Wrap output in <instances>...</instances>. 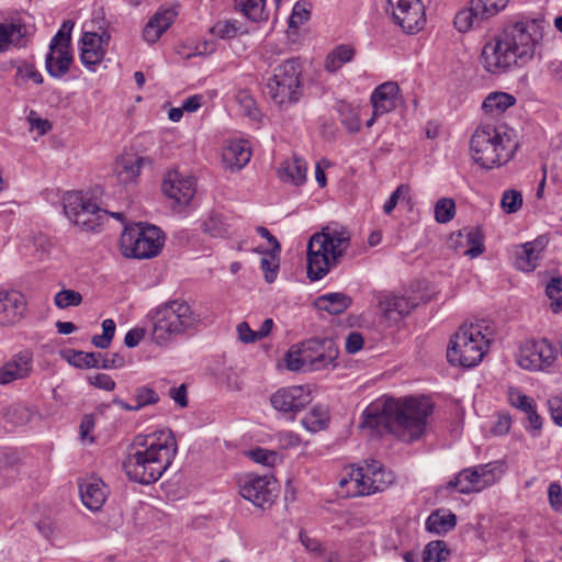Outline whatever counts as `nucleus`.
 I'll list each match as a JSON object with an SVG mask.
<instances>
[{
	"mask_svg": "<svg viewBox=\"0 0 562 562\" xmlns=\"http://www.w3.org/2000/svg\"><path fill=\"white\" fill-rule=\"evenodd\" d=\"M432 409V404L425 397H381L363 411L360 427L371 435L390 432L412 442L425 434Z\"/></svg>",
	"mask_w": 562,
	"mask_h": 562,
	"instance_id": "1",
	"label": "nucleus"
},
{
	"mask_svg": "<svg viewBox=\"0 0 562 562\" xmlns=\"http://www.w3.org/2000/svg\"><path fill=\"white\" fill-rule=\"evenodd\" d=\"M542 22L532 19L507 24L494 41L483 46L481 63L484 69L494 75L502 74L530 60L542 38Z\"/></svg>",
	"mask_w": 562,
	"mask_h": 562,
	"instance_id": "2",
	"label": "nucleus"
},
{
	"mask_svg": "<svg viewBox=\"0 0 562 562\" xmlns=\"http://www.w3.org/2000/svg\"><path fill=\"white\" fill-rule=\"evenodd\" d=\"M176 454L177 441L171 431L139 435L128 448L123 469L131 481L148 485L161 477Z\"/></svg>",
	"mask_w": 562,
	"mask_h": 562,
	"instance_id": "3",
	"label": "nucleus"
},
{
	"mask_svg": "<svg viewBox=\"0 0 562 562\" xmlns=\"http://www.w3.org/2000/svg\"><path fill=\"white\" fill-rule=\"evenodd\" d=\"M350 246V233L345 227L328 225L315 233L307 244V277L323 279L335 268Z\"/></svg>",
	"mask_w": 562,
	"mask_h": 562,
	"instance_id": "4",
	"label": "nucleus"
},
{
	"mask_svg": "<svg viewBox=\"0 0 562 562\" xmlns=\"http://www.w3.org/2000/svg\"><path fill=\"white\" fill-rule=\"evenodd\" d=\"M470 148L473 160L482 168L492 169L509 161L517 143L505 126L491 124L480 126L471 137Z\"/></svg>",
	"mask_w": 562,
	"mask_h": 562,
	"instance_id": "5",
	"label": "nucleus"
},
{
	"mask_svg": "<svg viewBox=\"0 0 562 562\" xmlns=\"http://www.w3.org/2000/svg\"><path fill=\"white\" fill-rule=\"evenodd\" d=\"M153 321L151 337L158 345H166L177 336L198 326L200 318L184 301L166 302L149 313Z\"/></svg>",
	"mask_w": 562,
	"mask_h": 562,
	"instance_id": "6",
	"label": "nucleus"
},
{
	"mask_svg": "<svg viewBox=\"0 0 562 562\" xmlns=\"http://www.w3.org/2000/svg\"><path fill=\"white\" fill-rule=\"evenodd\" d=\"M395 480L394 473L375 460L351 468L339 481V493L346 497H359L383 492Z\"/></svg>",
	"mask_w": 562,
	"mask_h": 562,
	"instance_id": "7",
	"label": "nucleus"
},
{
	"mask_svg": "<svg viewBox=\"0 0 562 562\" xmlns=\"http://www.w3.org/2000/svg\"><path fill=\"white\" fill-rule=\"evenodd\" d=\"M488 344L479 325H463L450 340L447 359L452 366L473 368L482 361Z\"/></svg>",
	"mask_w": 562,
	"mask_h": 562,
	"instance_id": "8",
	"label": "nucleus"
},
{
	"mask_svg": "<svg viewBox=\"0 0 562 562\" xmlns=\"http://www.w3.org/2000/svg\"><path fill=\"white\" fill-rule=\"evenodd\" d=\"M302 67L297 58H290L274 69L265 88L266 94L278 105L297 102L302 94Z\"/></svg>",
	"mask_w": 562,
	"mask_h": 562,
	"instance_id": "9",
	"label": "nucleus"
},
{
	"mask_svg": "<svg viewBox=\"0 0 562 562\" xmlns=\"http://www.w3.org/2000/svg\"><path fill=\"white\" fill-rule=\"evenodd\" d=\"M338 349L331 339H311L301 349H290L285 355V366L291 371L319 370L331 364Z\"/></svg>",
	"mask_w": 562,
	"mask_h": 562,
	"instance_id": "10",
	"label": "nucleus"
},
{
	"mask_svg": "<svg viewBox=\"0 0 562 562\" xmlns=\"http://www.w3.org/2000/svg\"><path fill=\"white\" fill-rule=\"evenodd\" d=\"M162 232L154 225L127 226L121 235V248L125 257L148 259L157 256L164 246Z\"/></svg>",
	"mask_w": 562,
	"mask_h": 562,
	"instance_id": "11",
	"label": "nucleus"
},
{
	"mask_svg": "<svg viewBox=\"0 0 562 562\" xmlns=\"http://www.w3.org/2000/svg\"><path fill=\"white\" fill-rule=\"evenodd\" d=\"M63 203L66 216L82 231H97L108 217V211L81 192L66 193Z\"/></svg>",
	"mask_w": 562,
	"mask_h": 562,
	"instance_id": "12",
	"label": "nucleus"
},
{
	"mask_svg": "<svg viewBox=\"0 0 562 562\" xmlns=\"http://www.w3.org/2000/svg\"><path fill=\"white\" fill-rule=\"evenodd\" d=\"M501 475L502 471L496 464H481L462 470L443 488H456L462 494L476 493L496 483Z\"/></svg>",
	"mask_w": 562,
	"mask_h": 562,
	"instance_id": "13",
	"label": "nucleus"
},
{
	"mask_svg": "<svg viewBox=\"0 0 562 562\" xmlns=\"http://www.w3.org/2000/svg\"><path fill=\"white\" fill-rule=\"evenodd\" d=\"M385 12L407 34L419 32L426 24L425 7L420 0H386Z\"/></svg>",
	"mask_w": 562,
	"mask_h": 562,
	"instance_id": "14",
	"label": "nucleus"
},
{
	"mask_svg": "<svg viewBox=\"0 0 562 562\" xmlns=\"http://www.w3.org/2000/svg\"><path fill=\"white\" fill-rule=\"evenodd\" d=\"M507 4L508 0H471L468 7L459 10L456 14L454 25L458 31L464 33L496 15Z\"/></svg>",
	"mask_w": 562,
	"mask_h": 562,
	"instance_id": "15",
	"label": "nucleus"
},
{
	"mask_svg": "<svg viewBox=\"0 0 562 562\" xmlns=\"http://www.w3.org/2000/svg\"><path fill=\"white\" fill-rule=\"evenodd\" d=\"M557 355V349L548 339H530L521 345L517 361L525 370L542 371L553 366Z\"/></svg>",
	"mask_w": 562,
	"mask_h": 562,
	"instance_id": "16",
	"label": "nucleus"
},
{
	"mask_svg": "<svg viewBox=\"0 0 562 562\" xmlns=\"http://www.w3.org/2000/svg\"><path fill=\"white\" fill-rule=\"evenodd\" d=\"M311 401V391L304 385L281 387L270 396L272 407L290 420H293Z\"/></svg>",
	"mask_w": 562,
	"mask_h": 562,
	"instance_id": "17",
	"label": "nucleus"
},
{
	"mask_svg": "<svg viewBox=\"0 0 562 562\" xmlns=\"http://www.w3.org/2000/svg\"><path fill=\"white\" fill-rule=\"evenodd\" d=\"M240 495L255 506H270L276 497V481L271 475L246 474L239 481Z\"/></svg>",
	"mask_w": 562,
	"mask_h": 562,
	"instance_id": "18",
	"label": "nucleus"
},
{
	"mask_svg": "<svg viewBox=\"0 0 562 562\" xmlns=\"http://www.w3.org/2000/svg\"><path fill=\"white\" fill-rule=\"evenodd\" d=\"M161 190L175 205L184 207L195 194V181L190 176L184 177L178 171H169L164 178Z\"/></svg>",
	"mask_w": 562,
	"mask_h": 562,
	"instance_id": "19",
	"label": "nucleus"
},
{
	"mask_svg": "<svg viewBox=\"0 0 562 562\" xmlns=\"http://www.w3.org/2000/svg\"><path fill=\"white\" fill-rule=\"evenodd\" d=\"M252 149L243 138L226 139L221 150V167L231 173L244 169L250 161Z\"/></svg>",
	"mask_w": 562,
	"mask_h": 562,
	"instance_id": "20",
	"label": "nucleus"
},
{
	"mask_svg": "<svg viewBox=\"0 0 562 562\" xmlns=\"http://www.w3.org/2000/svg\"><path fill=\"white\" fill-rule=\"evenodd\" d=\"M375 297L381 316L393 324L406 317L417 305L414 299L392 292H378Z\"/></svg>",
	"mask_w": 562,
	"mask_h": 562,
	"instance_id": "21",
	"label": "nucleus"
},
{
	"mask_svg": "<svg viewBox=\"0 0 562 562\" xmlns=\"http://www.w3.org/2000/svg\"><path fill=\"white\" fill-rule=\"evenodd\" d=\"M26 312V300L18 291L0 292V325L13 326L20 323Z\"/></svg>",
	"mask_w": 562,
	"mask_h": 562,
	"instance_id": "22",
	"label": "nucleus"
},
{
	"mask_svg": "<svg viewBox=\"0 0 562 562\" xmlns=\"http://www.w3.org/2000/svg\"><path fill=\"white\" fill-rule=\"evenodd\" d=\"M82 504L91 512L100 510L108 497V488L99 477H88L79 484Z\"/></svg>",
	"mask_w": 562,
	"mask_h": 562,
	"instance_id": "23",
	"label": "nucleus"
},
{
	"mask_svg": "<svg viewBox=\"0 0 562 562\" xmlns=\"http://www.w3.org/2000/svg\"><path fill=\"white\" fill-rule=\"evenodd\" d=\"M450 243L456 249L460 248L464 256L471 258H475L484 251L483 236L476 227L460 229L457 234L451 235Z\"/></svg>",
	"mask_w": 562,
	"mask_h": 562,
	"instance_id": "24",
	"label": "nucleus"
},
{
	"mask_svg": "<svg viewBox=\"0 0 562 562\" xmlns=\"http://www.w3.org/2000/svg\"><path fill=\"white\" fill-rule=\"evenodd\" d=\"M32 370V355L29 351L16 353L0 368V384H9L29 376Z\"/></svg>",
	"mask_w": 562,
	"mask_h": 562,
	"instance_id": "25",
	"label": "nucleus"
},
{
	"mask_svg": "<svg viewBox=\"0 0 562 562\" xmlns=\"http://www.w3.org/2000/svg\"><path fill=\"white\" fill-rule=\"evenodd\" d=\"M177 11L173 8H168L157 11L146 23L143 30V38L148 44H155L160 36L173 23Z\"/></svg>",
	"mask_w": 562,
	"mask_h": 562,
	"instance_id": "26",
	"label": "nucleus"
},
{
	"mask_svg": "<svg viewBox=\"0 0 562 562\" xmlns=\"http://www.w3.org/2000/svg\"><path fill=\"white\" fill-rule=\"evenodd\" d=\"M80 60L89 69L100 64L106 53L101 44V40L97 38V32L85 31L80 38Z\"/></svg>",
	"mask_w": 562,
	"mask_h": 562,
	"instance_id": "27",
	"label": "nucleus"
},
{
	"mask_svg": "<svg viewBox=\"0 0 562 562\" xmlns=\"http://www.w3.org/2000/svg\"><path fill=\"white\" fill-rule=\"evenodd\" d=\"M400 88L395 82H384L374 89L371 95L374 115H382L392 111L396 105Z\"/></svg>",
	"mask_w": 562,
	"mask_h": 562,
	"instance_id": "28",
	"label": "nucleus"
},
{
	"mask_svg": "<svg viewBox=\"0 0 562 562\" xmlns=\"http://www.w3.org/2000/svg\"><path fill=\"white\" fill-rule=\"evenodd\" d=\"M544 247L546 243L541 238L521 245L516 251V267L528 272L535 270Z\"/></svg>",
	"mask_w": 562,
	"mask_h": 562,
	"instance_id": "29",
	"label": "nucleus"
},
{
	"mask_svg": "<svg viewBox=\"0 0 562 562\" xmlns=\"http://www.w3.org/2000/svg\"><path fill=\"white\" fill-rule=\"evenodd\" d=\"M148 159L135 154H125L116 161L115 173L117 180L127 184L136 181L140 173V168Z\"/></svg>",
	"mask_w": 562,
	"mask_h": 562,
	"instance_id": "30",
	"label": "nucleus"
},
{
	"mask_svg": "<svg viewBox=\"0 0 562 562\" xmlns=\"http://www.w3.org/2000/svg\"><path fill=\"white\" fill-rule=\"evenodd\" d=\"M72 60L71 49H49L45 58V67L52 77L63 78L68 72Z\"/></svg>",
	"mask_w": 562,
	"mask_h": 562,
	"instance_id": "31",
	"label": "nucleus"
},
{
	"mask_svg": "<svg viewBox=\"0 0 562 562\" xmlns=\"http://www.w3.org/2000/svg\"><path fill=\"white\" fill-rule=\"evenodd\" d=\"M457 525V516L450 510L440 508L432 512L426 519L425 526L429 532L443 535Z\"/></svg>",
	"mask_w": 562,
	"mask_h": 562,
	"instance_id": "32",
	"label": "nucleus"
},
{
	"mask_svg": "<svg viewBox=\"0 0 562 562\" xmlns=\"http://www.w3.org/2000/svg\"><path fill=\"white\" fill-rule=\"evenodd\" d=\"M278 172L282 181L301 186L306 180L307 165L304 160L294 157L292 160L284 161Z\"/></svg>",
	"mask_w": 562,
	"mask_h": 562,
	"instance_id": "33",
	"label": "nucleus"
},
{
	"mask_svg": "<svg viewBox=\"0 0 562 562\" xmlns=\"http://www.w3.org/2000/svg\"><path fill=\"white\" fill-rule=\"evenodd\" d=\"M351 303L352 300L350 296L345 293L335 292L318 296L315 301V306L331 315H338L345 312Z\"/></svg>",
	"mask_w": 562,
	"mask_h": 562,
	"instance_id": "34",
	"label": "nucleus"
},
{
	"mask_svg": "<svg viewBox=\"0 0 562 562\" xmlns=\"http://www.w3.org/2000/svg\"><path fill=\"white\" fill-rule=\"evenodd\" d=\"M515 103V97L507 92H492L484 99L482 109L486 114L497 116Z\"/></svg>",
	"mask_w": 562,
	"mask_h": 562,
	"instance_id": "35",
	"label": "nucleus"
},
{
	"mask_svg": "<svg viewBox=\"0 0 562 562\" xmlns=\"http://www.w3.org/2000/svg\"><path fill=\"white\" fill-rule=\"evenodd\" d=\"M356 55V50L350 45H338L333 48L325 58L324 67L328 72H336L345 64L350 63Z\"/></svg>",
	"mask_w": 562,
	"mask_h": 562,
	"instance_id": "36",
	"label": "nucleus"
},
{
	"mask_svg": "<svg viewBox=\"0 0 562 562\" xmlns=\"http://www.w3.org/2000/svg\"><path fill=\"white\" fill-rule=\"evenodd\" d=\"M247 33L248 30L236 19L218 20L213 25V36L223 41H231Z\"/></svg>",
	"mask_w": 562,
	"mask_h": 562,
	"instance_id": "37",
	"label": "nucleus"
},
{
	"mask_svg": "<svg viewBox=\"0 0 562 562\" xmlns=\"http://www.w3.org/2000/svg\"><path fill=\"white\" fill-rule=\"evenodd\" d=\"M234 2L235 8L252 22L268 19V13L265 11L266 0H234Z\"/></svg>",
	"mask_w": 562,
	"mask_h": 562,
	"instance_id": "38",
	"label": "nucleus"
},
{
	"mask_svg": "<svg viewBox=\"0 0 562 562\" xmlns=\"http://www.w3.org/2000/svg\"><path fill=\"white\" fill-rule=\"evenodd\" d=\"M328 422V409L322 405L314 406L302 419L303 426L312 432L323 430Z\"/></svg>",
	"mask_w": 562,
	"mask_h": 562,
	"instance_id": "39",
	"label": "nucleus"
},
{
	"mask_svg": "<svg viewBox=\"0 0 562 562\" xmlns=\"http://www.w3.org/2000/svg\"><path fill=\"white\" fill-rule=\"evenodd\" d=\"M22 37L21 24H0V52L7 50L11 45H19Z\"/></svg>",
	"mask_w": 562,
	"mask_h": 562,
	"instance_id": "40",
	"label": "nucleus"
},
{
	"mask_svg": "<svg viewBox=\"0 0 562 562\" xmlns=\"http://www.w3.org/2000/svg\"><path fill=\"white\" fill-rule=\"evenodd\" d=\"M69 352L70 356L67 357V360L71 366L80 369L100 368L101 353L76 350H70Z\"/></svg>",
	"mask_w": 562,
	"mask_h": 562,
	"instance_id": "41",
	"label": "nucleus"
},
{
	"mask_svg": "<svg viewBox=\"0 0 562 562\" xmlns=\"http://www.w3.org/2000/svg\"><path fill=\"white\" fill-rule=\"evenodd\" d=\"M135 404L133 405V412L140 411L142 408L156 405L160 401L159 394L148 384L137 386L134 391Z\"/></svg>",
	"mask_w": 562,
	"mask_h": 562,
	"instance_id": "42",
	"label": "nucleus"
},
{
	"mask_svg": "<svg viewBox=\"0 0 562 562\" xmlns=\"http://www.w3.org/2000/svg\"><path fill=\"white\" fill-rule=\"evenodd\" d=\"M423 554V562H446L450 551L443 540H435L426 544Z\"/></svg>",
	"mask_w": 562,
	"mask_h": 562,
	"instance_id": "43",
	"label": "nucleus"
},
{
	"mask_svg": "<svg viewBox=\"0 0 562 562\" xmlns=\"http://www.w3.org/2000/svg\"><path fill=\"white\" fill-rule=\"evenodd\" d=\"M75 26V22L71 20H66L61 24V27L58 32L53 36L49 43L50 50L55 48L60 49H71V32Z\"/></svg>",
	"mask_w": 562,
	"mask_h": 562,
	"instance_id": "44",
	"label": "nucleus"
},
{
	"mask_svg": "<svg viewBox=\"0 0 562 562\" xmlns=\"http://www.w3.org/2000/svg\"><path fill=\"white\" fill-rule=\"evenodd\" d=\"M339 120L349 133H357L360 130V112L350 104L340 105Z\"/></svg>",
	"mask_w": 562,
	"mask_h": 562,
	"instance_id": "45",
	"label": "nucleus"
},
{
	"mask_svg": "<svg viewBox=\"0 0 562 562\" xmlns=\"http://www.w3.org/2000/svg\"><path fill=\"white\" fill-rule=\"evenodd\" d=\"M29 80H32L36 85L43 83V76L40 71L34 67V65L29 63H21L16 66V71L14 75V82L18 86H22L26 83Z\"/></svg>",
	"mask_w": 562,
	"mask_h": 562,
	"instance_id": "46",
	"label": "nucleus"
},
{
	"mask_svg": "<svg viewBox=\"0 0 562 562\" xmlns=\"http://www.w3.org/2000/svg\"><path fill=\"white\" fill-rule=\"evenodd\" d=\"M456 215V203L452 199L441 198L435 205V220L438 223H449Z\"/></svg>",
	"mask_w": 562,
	"mask_h": 562,
	"instance_id": "47",
	"label": "nucleus"
},
{
	"mask_svg": "<svg viewBox=\"0 0 562 562\" xmlns=\"http://www.w3.org/2000/svg\"><path fill=\"white\" fill-rule=\"evenodd\" d=\"M546 293L551 302V310L554 314L562 311V279L553 277L547 284Z\"/></svg>",
	"mask_w": 562,
	"mask_h": 562,
	"instance_id": "48",
	"label": "nucleus"
},
{
	"mask_svg": "<svg viewBox=\"0 0 562 562\" xmlns=\"http://www.w3.org/2000/svg\"><path fill=\"white\" fill-rule=\"evenodd\" d=\"M279 252H274L271 250L270 252H266L265 256L260 260V268L265 273V280L268 283H272L278 273L279 269Z\"/></svg>",
	"mask_w": 562,
	"mask_h": 562,
	"instance_id": "49",
	"label": "nucleus"
},
{
	"mask_svg": "<svg viewBox=\"0 0 562 562\" xmlns=\"http://www.w3.org/2000/svg\"><path fill=\"white\" fill-rule=\"evenodd\" d=\"M54 303L61 310L78 306L82 303V295L75 290L63 289L55 294Z\"/></svg>",
	"mask_w": 562,
	"mask_h": 562,
	"instance_id": "50",
	"label": "nucleus"
},
{
	"mask_svg": "<svg viewBox=\"0 0 562 562\" xmlns=\"http://www.w3.org/2000/svg\"><path fill=\"white\" fill-rule=\"evenodd\" d=\"M311 4L305 0L297 1L292 10V14L289 20L290 27H299L310 19Z\"/></svg>",
	"mask_w": 562,
	"mask_h": 562,
	"instance_id": "51",
	"label": "nucleus"
},
{
	"mask_svg": "<svg viewBox=\"0 0 562 562\" xmlns=\"http://www.w3.org/2000/svg\"><path fill=\"white\" fill-rule=\"evenodd\" d=\"M522 204L521 193L517 190H507L503 193L501 201L502 209L508 213H516Z\"/></svg>",
	"mask_w": 562,
	"mask_h": 562,
	"instance_id": "52",
	"label": "nucleus"
},
{
	"mask_svg": "<svg viewBox=\"0 0 562 562\" xmlns=\"http://www.w3.org/2000/svg\"><path fill=\"white\" fill-rule=\"evenodd\" d=\"M508 396L510 404L525 414L536 407L535 401L518 390H510Z\"/></svg>",
	"mask_w": 562,
	"mask_h": 562,
	"instance_id": "53",
	"label": "nucleus"
},
{
	"mask_svg": "<svg viewBox=\"0 0 562 562\" xmlns=\"http://www.w3.org/2000/svg\"><path fill=\"white\" fill-rule=\"evenodd\" d=\"M236 100L239 105L244 109L246 115L251 119H256L258 116V109L256 108V102L248 91L241 90L236 94Z\"/></svg>",
	"mask_w": 562,
	"mask_h": 562,
	"instance_id": "54",
	"label": "nucleus"
},
{
	"mask_svg": "<svg viewBox=\"0 0 562 562\" xmlns=\"http://www.w3.org/2000/svg\"><path fill=\"white\" fill-rule=\"evenodd\" d=\"M248 454L255 462L268 467H272L278 460L277 452L262 448L250 450Z\"/></svg>",
	"mask_w": 562,
	"mask_h": 562,
	"instance_id": "55",
	"label": "nucleus"
},
{
	"mask_svg": "<svg viewBox=\"0 0 562 562\" xmlns=\"http://www.w3.org/2000/svg\"><path fill=\"white\" fill-rule=\"evenodd\" d=\"M32 130L37 131L40 135H45L52 130V123L46 119L36 116L35 111H31L27 116Z\"/></svg>",
	"mask_w": 562,
	"mask_h": 562,
	"instance_id": "56",
	"label": "nucleus"
},
{
	"mask_svg": "<svg viewBox=\"0 0 562 562\" xmlns=\"http://www.w3.org/2000/svg\"><path fill=\"white\" fill-rule=\"evenodd\" d=\"M548 497L554 510L562 509V488L558 482H552L548 488Z\"/></svg>",
	"mask_w": 562,
	"mask_h": 562,
	"instance_id": "57",
	"label": "nucleus"
},
{
	"mask_svg": "<svg viewBox=\"0 0 562 562\" xmlns=\"http://www.w3.org/2000/svg\"><path fill=\"white\" fill-rule=\"evenodd\" d=\"M526 417L528 419L526 429L530 431L533 437H537L542 427V418L537 413L536 407H532L531 411L527 412Z\"/></svg>",
	"mask_w": 562,
	"mask_h": 562,
	"instance_id": "58",
	"label": "nucleus"
},
{
	"mask_svg": "<svg viewBox=\"0 0 562 562\" xmlns=\"http://www.w3.org/2000/svg\"><path fill=\"white\" fill-rule=\"evenodd\" d=\"M364 340L360 333L352 331L350 333L345 342V348L348 353H356L360 351L363 347Z\"/></svg>",
	"mask_w": 562,
	"mask_h": 562,
	"instance_id": "59",
	"label": "nucleus"
},
{
	"mask_svg": "<svg viewBox=\"0 0 562 562\" xmlns=\"http://www.w3.org/2000/svg\"><path fill=\"white\" fill-rule=\"evenodd\" d=\"M89 382L95 387L105 391H113L115 389V381L105 373H98L94 376L89 378Z\"/></svg>",
	"mask_w": 562,
	"mask_h": 562,
	"instance_id": "60",
	"label": "nucleus"
},
{
	"mask_svg": "<svg viewBox=\"0 0 562 562\" xmlns=\"http://www.w3.org/2000/svg\"><path fill=\"white\" fill-rule=\"evenodd\" d=\"M94 428V417L93 415L87 414L82 417L79 430H80V437L82 441H88L89 443H92L94 441L93 437H89V434Z\"/></svg>",
	"mask_w": 562,
	"mask_h": 562,
	"instance_id": "61",
	"label": "nucleus"
},
{
	"mask_svg": "<svg viewBox=\"0 0 562 562\" xmlns=\"http://www.w3.org/2000/svg\"><path fill=\"white\" fill-rule=\"evenodd\" d=\"M237 334L240 341L252 344L258 341L257 330H252L247 322L237 325Z\"/></svg>",
	"mask_w": 562,
	"mask_h": 562,
	"instance_id": "62",
	"label": "nucleus"
},
{
	"mask_svg": "<svg viewBox=\"0 0 562 562\" xmlns=\"http://www.w3.org/2000/svg\"><path fill=\"white\" fill-rule=\"evenodd\" d=\"M125 364V359L120 353H112L110 356L101 357L100 368L101 369H119Z\"/></svg>",
	"mask_w": 562,
	"mask_h": 562,
	"instance_id": "63",
	"label": "nucleus"
},
{
	"mask_svg": "<svg viewBox=\"0 0 562 562\" xmlns=\"http://www.w3.org/2000/svg\"><path fill=\"white\" fill-rule=\"evenodd\" d=\"M548 407L553 422L562 426V398L554 396L548 400Z\"/></svg>",
	"mask_w": 562,
	"mask_h": 562,
	"instance_id": "64",
	"label": "nucleus"
}]
</instances>
